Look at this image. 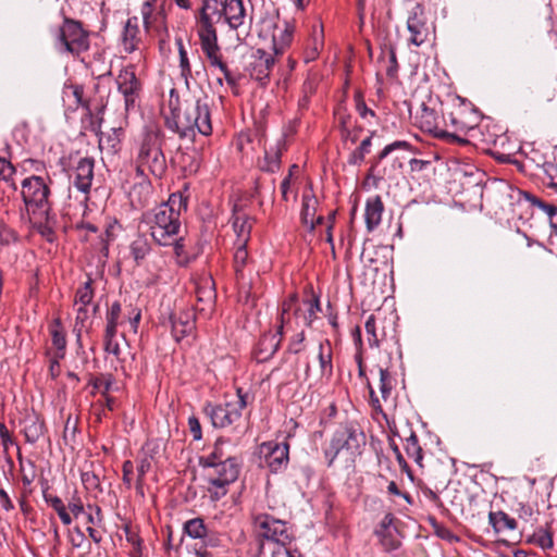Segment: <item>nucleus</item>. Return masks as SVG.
Returning <instances> with one entry per match:
<instances>
[{"mask_svg":"<svg viewBox=\"0 0 557 557\" xmlns=\"http://www.w3.org/2000/svg\"><path fill=\"white\" fill-rule=\"evenodd\" d=\"M248 20L244 0H201L195 15L196 33L199 42L219 44L215 24H225L230 30L236 32L237 39L243 41L242 33L247 36Z\"/></svg>","mask_w":557,"mask_h":557,"instance_id":"nucleus-1","label":"nucleus"},{"mask_svg":"<svg viewBox=\"0 0 557 557\" xmlns=\"http://www.w3.org/2000/svg\"><path fill=\"white\" fill-rule=\"evenodd\" d=\"M367 440L363 431L354 423L339 425L323 448L327 467L349 469L361 456Z\"/></svg>","mask_w":557,"mask_h":557,"instance_id":"nucleus-2","label":"nucleus"},{"mask_svg":"<svg viewBox=\"0 0 557 557\" xmlns=\"http://www.w3.org/2000/svg\"><path fill=\"white\" fill-rule=\"evenodd\" d=\"M186 201L181 195L173 194L169 200L144 214L150 235L160 246H171L181 230V209Z\"/></svg>","mask_w":557,"mask_h":557,"instance_id":"nucleus-3","label":"nucleus"},{"mask_svg":"<svg viewBox=\"0 0 557 557\" xmlns=\"http://www.w3.org/2000/svg\"><path fill=\"white\" fill-rule=\"evenodd\" d=\"M137 176H146L149 172L156 177H162L166 171V161L161 148V141L156 132L144 133L134 159Z\"/></svg>","mask_w":557,"mask_h":557,"instance_id":"nucleus-4","label":"nucleus"},{"mask_svg":"<svg viewBox=\"0 0 557 557\" xmlns=\"http://www.w3.org/2000/svg\"><path fill=\"white\" fill-rule=\"evenodd\" d=\"M166 123L181 137L194 136L196 131L203 136H209L212 133L209 106L200 100L188 104L183 113L175 116L173 122L168 120Z\"/></svg>","mask_w":557,"mask_h":557,"instance_id":"nucleus-5","label":"nucleus"},{"mask_svg":"<svg viewBox=\"0 0 557 557\" xmlns=\"http://www.w3.org/2000/svg\"><path fill=\"white\" fill-rule=\"evenodd\" d=\"M249 395L243 388H237L236 395L223 404L208 403L203 411L214 428H233L237 430L242 424L243 410L246 408Z\"/></svg>","mask_w":557,"mask_h":557,"instance_id":"nucleus-6","label":"nucleus"},{"mask_svg":"<svg viewBox=\"0 0 557 557\" xmlns=\"http://www.w3.org/2000/svg\"><path fill=\"white\" fill-rule=\"evenodd\" d=\"M22 198L28 216L42 220L50 214V188L45 178L37 175L26 177L21 186Z\"/></svg>","mask_w":557,"mask_h":557,"instance_id":"nucleus-7","label":"nucleus"},{"mask_svg":"<svg viewBox=\"0 0 557 557\" xmlns=\"http://www.w3.org/2000/svg\"><path fill=\"white\" fill-rule=\"evenodd\" d=\"M209 483L208 491L211 497L219 499L226 494V486L233 483L239 474L240 465L234 458H227L203 468Z\"/></svg>","mask_w":557,"mask_h":557,"instance_id":"nucleus-8","label":"nucleus"},{"mask_svg":"<svg viewBox=\"0 0 557 557\" xmlns=\"http://www.w3.org/2000/svg\"><path fill=\"white\" fill-rule=\"evenodd\" d=\"M255 525L263 537L274 544V547H289L294 545V537L285 521L268 513H261L256 516Z\"/></svg>","mask_w":557,"mask_h":557,"instance_id":"nucleus-9","label":"nucleus"},{"mask_svg":"<svg viewBox=\"0 0 557 557\" xmlns=\"http://www.w3.org/2000/svg\"><path fill=\"white\" fill-rule=\"evenodd\" d=\"M58 40L64 51L76 55L89 48L88 33L83 29L79 22L71 18L64 20Z\"/></svg>","mask_w":557,"mask_h":557,"instance_id":"nucleus-10","label":"nucleus"},{"mask_svg":"<svg viewBox=\"0 0 557 557\" xmlns=\"http://www.w3.org/2000/svg\"><path fill=\"white\" fill-rule=\"evenodd\" d=\"M407 30L409 33V46L420 47L429 40L432 30L426 22L424 10L420 4H416L409 13Z\"/></svg>","mask_w":557,"mask_h":557,"instance_id":"nucleus-11","label":"nucleus"},{"mask_svg":"<svg viewBox=\"0 0 557 557\" xmlns=\"http://www.w3.org/2000/svg\"><path fill=\"white\" fill-rule=\"evenodd\" d=\"M260 454L271 472L277 473L286 469L289 461V446L287 443L267 442L260 447Z\"/></svg>","mask_w":557,"mask_h":557,"instance_id":"nucleus-12","label":"nucleus"},{"mask_svg":"<svg viewBox=\"0 0 557 557\" xmlns=\"http://www.w3.org/2000/svg\"><path fill=\"white\" fill-rule=\"evenodd\" d=\"M117 90L123 95L125 109L134 108L141 90V84L135 74L134 66H126L116 77Z\"/></svg>","mask_w":557,"mask_h":557,"instance_id":"nucleus-13","label":"nucleus"},{"mask_svg":"<svg viewBox=\"0 0 557 557\" xmlns=\"http://www.w3.org/2000/svg\"><path fill=\"white\" fill-rule=\"evenodd\" d=\"M414 120L421 131L429 133L436 138H447L450 140L458 139L456 134L449 133L440 126L441 117L437 112L434 109L426 107L424 103H422L420 110L417 112Z\"/></svg>","mask_w":557,"mask_h":557,"instance_id":"nucleus-14","label":"nucleus"},{"mask_svg":"<svg viewBox=\"0 0 557 557\" xmlns=\"http://www.w3.org/2000/svg\"><path fill=\"white\" fill-rule=\"evenodd\" d=\"M199 45L210 66L218 69L223 74L227 85H230L231 87H235L238 83V79L230 71L227 64L223 61L220 45L215 42H199Z\"/></svg>","mask_w":557,"mask_h":557,"instance_id":"nucleus-15","label":"nucleus"},{"mask_svg":"<svg viewBox=\"0 0 557 557\" xmlns=\"http://www.w3.org/2000/svg\"><path fill=\"white\" fill-rule=\"evenodd\" d=\"M282 337L283 334L277 330L264 333L255 348L256 360L258 362H265L272 358L281 345Z\"/></svg>","mask_w":557,"mask_h":557,"instance_id":"nucleus-16","label":"nucleus"},{"mask_svg":"<svg viewBox=\"0 0 557 557\" xmlns=\"http://www.w3.org/2000/svg\"><path fill=\"white\" fill-rule=\"evenodd\" d=\"M94 168L95 161L92 158H82L74 169L73 184L84 194H88L91 188Z\"/></svg>","mask_w":557,"mask_h":557,"instance_id":"nucleus-17","label":"nucleus"},{"mask_svg":"<svg viewBox=\"0 0 557 557\" xmlns=\"http://www.w3.org/2000/svg\"><path fill=\"white\" fill-rule=\"evenodd\" d=\"M232 225L236 234V240L234 245H247L250 240L253 219L244 211L237 210L236 207H234Z\"/></svg>","mask_w":557,"mask_h":557,"instance_id":"nucleus-18","label":"nucleus"},{"mask_svg":"<svg viewBox=\"0 0 557 557\" xmlns=\"http://www.w3.org/2000/svg\"><path fill=\"white\" fill-rule=\"evenodd\" d=\"M140 42L139 18L137 16H132L126 21L122 32L121 45L123 51L132 53L139 48Z\"/></svg>","mask_w":557,"mask_h":557,"instance_id":"nucleus-19","label":"nucleus"},{"mask_svg":"<svg viewBox=\"0 0 557 557\" xmlns=\"http://www.w3.org/2000/svg\"><path fill=\"white\" fill-rule=\"evenodd\" d=\"M319 375L321 382H329L333 376V348L330 341L319 343L318 348Z\"/></svg>","mask_w":557,"mask_h":557,"instance_id":"nucleus-20","label":"nucleus"},{"mask_svg":"<svg viewBox=\"0 0 557 557\" xmlns=\"http://www.w3.org/2000/svg\"><path fill=\"white\" fill-rule=\"evenodd\" d=\"M286 149V141L284 138H280L274 145L265 148L264 157L259 161V168L265 172H275L280 169L281 157L283 151Z\"/></svg>","mask_w":557,"mask_h":557,"instance_id":"nucleus-21","label":"nucleus"},{"mask_svg":"<svg viewBox=\"0 0 557 557\" xmlns=\"http://www.w3.org/2000/svg\"><path fill=\"white\" fill-rule=\"evenodd\" d=\"M20 424L27 443L34 444L44 435L45 423L35 412L26 413Z\"/></svg>","mask_w":557,"mask_h":557,"instance_id":"nucleus-22","label":"nucleus"},{"mask_svg":"<svg viewBox=\"0 0 557 557\" xmlns=\"http://www.w3.org/2000/svg\"><path fill=\"white\" fill-rule=\"evenodd\" d=\"M384 205L381 196L369 197L366 201L364 221L368 232L374 231L382 221Z\"/></svg>","mask_w":557,"mask_h":557,"instance_id":"nucleus-23","label":"nucleus"},{"mask_svg":"<svg viewBox=\"0 0 557 557\" xmlns=\"http://www.w3.org/2000/svg\"><path fill=\"white\" fill-rule=\"evenodd\" d=\"M172 335L176 342L182 341L195 330V315L190 311H184L171 318Z\"/></svg>","mask_w":557,"mask_h":557,"instance_id":"nucleus-24","label":"nucleus"},{"mask_svg":"<svg viewBox=\"0 0 557 557\" xmlns=\"http://www.w3.org/2000/svg\"><path fill=\"white\" fill-rule=\"evenodd\" d=\"M318 206V199L312 194V190H306L302 195V205H301V221L306 226H309L310 230L314 228L315 222H320L322 220L321 216L315 218V211Z\"/></svg>","mask_w":557,"mask_h":557,"instance_id":"nucleus-25","label":"nucleus"},{"mask_svg":"<svg viewBox=\"0 0 557 557\" xmlns=\"http://www.w3.org/2000/svg\"><path fill=\"white\" fill-rule=\"evenodd\" d=\"M488 522L497 534H509L518 528L517 521L505 511H491Z\"/></svg>","mask_w":557,"mask_h":557,"instance_id":"nucleus-26","label":"nucleus"},{"mask_svg":"<svg viewBox=\"0 0 557 557\" xmlns=\"http://www.w3.org/2000/svg\"><path fill=\"white\" fill-rule=\"evenodd\" d=\"M104 350L108 356L111 357V363L114 364V369L122 371L123 374H128L131 364L127 362V358L123 354V349L120 346L117 339L104 341Z\"/></svg>","mask_w":557,"mask_h":557,"instance_id":"nucleus-27","label":"nucleus"},{"mask_svg":"<svg viewBox=\"0 0 557 557\" xmlns=\"http://www.w3.org/2000/svg\"><path fill=\"white\" fill-rule=\"evenodd\" d=\"M49 333L52 346L55 348L54 354H58V358H64L67 342L66 332L60 318L53 319L49 324Z\"/></svg>","mask_w":557,"mask_h":557,"instance_id":"nucleus-28","label":"nucleus"},{"mask_svg":"<svg viewBox=\"0 0 557 557\" xmlns=\"http://www.w3.org/2000/svg\"><path fill=\"white\" fill-rule=\"evenodd\" d=\"M295 302H297L296 295H290L282 302L281 312L276 324V330L281 331L282 334H284L285 329H297L295 325V318L293 315Z\"/></svg>","mask_w":557,"mask_h":557,"instance_id":"nucleus-29","label":"nucleus"},{"mask_svg":"<svg viewBox=\"0 0 557 557\" xmlns=\"http://www.w3.org/2000/svg\"><path fill=\"white\" fill-rule=\"evenodd\" d=\"M324 46V33L322 26H314L312 29V35L308 47L305 50L304 59L305 62L314 61L320 52L322 51Z\"/></svg>","mask_w":557,"mask_h":557,"instance_id":"nucleus-30","label":"nucleus"},{"mask_svg":"<svg viewBox=\"0 0 557 557\" xmlns=\"http://www.w3.org/2000/svg\"><path fill=\"white\" fill-rule=\"evenodd\" d=\"M175 45L178 51V67L181 77L185 81V84L188 87L189 81L194 78L188 51L182 37L175 38Z\"/></svg>","mask_w":557,"mask_h":557,"instance_id":"nucleus-31","label":"nucleus"},{"mask_svg":"<svg viewBox=\"0 0 557 557\" xmlns=\"http://www.w3.org/2000/svg\"><path fill=\"white\" fill-rule=\"evenodd\" d=\"M293 28L288 23L284 24L283 28L276 27L272 36L273 50L275 54H282L285 49L292 44Z\"/></svg>","mask_w":557,"mask_h":557,"instance_id":"nucleus-32","label":"nucleus"},{"mask_svg":"<svg viewBox=\"0 0 557 557\" xmlns=\"http://www.w3.org/2000/svg\"><path fill=\"white\" fill-rule=\"evenodd\" d=\"M225 445L226 441L219 438L215 442L211 453L208 456L200 458V465L205 468L215 462L224 461L227 458H234L231 453L225 450Z\"/></svg>","mask_w":557,"mask_h":557,"instance_id":"nucleus-33","label":"nucleus"},{"mask_svg":"<svg viewBox=\"0 0 557 557\" xmlns=\"http://www.w3.org/2000/svg\"><path fill=\"white\" fill-rule=\"evenodd\" d=\"M379 318L376 314H371L364 323L368 343L371 347L377 348L380 343L385 338L384 329H379L376 325Z\"/></svg>","mask_w":557,"mask_h":557,"instance_id":"nucleus-34","label":"nucleus"},{"mask_svg":"<svg viewBox=\"0 0 557 557\" xmlns=\"http://www.w3.org/2000/svg\"><path fill=\"white\" fill-rule=\"evenodd\" d=\"M528 200L531 202L533 208L539 209L549 219L552 227L555 228L557 234V206L545 202L535 196L527 195Z\"/></svg>","mask_w":557,"mask_h":557,"instance_id":"nucleus-35","label":"nucleus"},{"mask_svg":"<svg viewBox=\"0 0 557 557\" xmlns=\"http://www.w3.org/2000/svg\"><path fill=\"white\" fill-rule=\"evenodd\" d=\"M184 532L191 539L205 541L208 528L201 518H194L184 523Z\"/></svg>","mask_w":557,"mask_h":557,"instance_id":"nucleus-36","label":"nucleus"},{"mask_svg":"<svg viewBox=\"0 0 557 557\" xmlns=\"http://www.w3.org/2000/svg\"><path fill=\"white\" fill-rule=\"evenodd\" d=\"M151 466H152V458L150 456L145 455V456L138 458V460H137V467H136L137 478H136L135 487H136V492L140 496H144L145 475L150 471Z\"/></svg>","mask_w":557,"mask_h":557,"instance_id":"nucleus-37","label":"nucleus"},{"mask_svg":"<svg viewBox=\"0 0 557 557\" xmlns=\"http://www.w3.org/2000/svg\"><path fill=\"white\" fill-rule=\"evenodd\" d=\"M129 249L135 262L140 264L150 252L151 246L145 236L139 235L132 242Z\"/></svg>","mask_w":557,"mask_h":557,"instance_id":"nucleus-38","label":"nucleus"},{"mask_svg":"<svg viewBox=\"0 0 557 557\" xmlns=\"http://www.w3.org/2000/svg\"><path fill=\"white\" fill-rule=\"evenodd\" d=\"M157 4L158 0H144L143 2L140 13L146 29H149L161 15V12L158 10Z\"/></svg>","mask_w":557,"mask_h":557,"instance_id":"nucleus-39","label":"nucleus"},{"mask_svg":"<svg viewBox=\"0 0 557 557\" xmlns=\"http://www.w3.org/2000/svg\"><path fill=\"white\" fill-rule=\"evenodd\" d=\"M529 542L541 547L543 550L554 549L553 534L544 528L536 529L529 537Z\"/></svg>","mask_w":557,"mask_h":557,"instance_id":"nucleus-40","label":"nucleus"},{"mask_svg":"<svg viewBox=\"0 0 557 557\" xmlns=\"http://www.w3.org/2000/svg\"><path fill=\"white\" fill-rule=\"evenodd\" d=\"M302 314V324L305 326H310L313 320L317 317V313L321 310L320 301L317 297L306 299L301 302Z\"/></svg>","mask_w":557,"mask_h":557,"instance_id":"nucleus-41","label":"nucleus"},{"mask_svg":"<svg viewBox=\"0 0 557 557\" xmlns=\"http://www.w3.org/2000/svg\"><path fill=\"white\" fill-rule=\"evenodd\" d=\"M248 262L247 245H235L234 269L237 278H244V268Z\"/></svg>","mask_w":557,"mask_h":557,"instance_id":"nucleus-42","label":"nucleus"},{"mask_svg":"<svg viewBox=\"0 0 557 557\" xmlns=\"http://www.w3.org/2000/svg\"><path fill=\"white\" fill-rule=\"evenodd\" d=\"M64 99H71L73 98L71 106L77 108L79 106L82 107H88V103L84 100V89L79 85H70L65 86L63 90Z\"/></svg>","mask_w":557,"mask_h":557,"instance_id":"nucleus-43","label":"nucleus"},{"mask_svg":"<svg viewBox=\"0 0 557 557\" xmlns=\"http://www.w3.org/2000/svg\"><path fill=\"white\" fill-rule=\"evenodd\" d=\"M405 450L409 458L413 459L414 462L421 465L423 459L422 449L419 445V441L416 434H411L406 438Z\"/></svg>","mask_w":557,"mask_h":557,"instance_id":"nucleus-44","label":"nucleus"},{"mask_svg":"<svg viewBox=\"0 0 557 557\" xmlns=\"http://www.w3.org/2000/svg\"><path fill=\"white\" fill-rule=\"evenodd\" d=\"M94 299V290L91 287V280H88L76 290L75 306L88 307Z\"/></svg>","mask_w":557,"mask_h":557,"instance_id":"nucleus-45","label":"nucleus"},{"mask_svg":"<svg viewBox=\"0 0 557 557\" xmlns=\"http://www.w3.org/2000/svg\"><path fill=\"white\" fill-rule=\"evenodd\" d=\"M29 221L34 224V226L37 228L39 234L49 243H52L54 240V231L52 226L50 225V218L49 215L47 218H44L42 220L34 219L33 216H28Z\"/></svg>","mask_w":557,"mask_h":557,"instance_id":"nucleus-46","label":"nucleus"},{"mask_svg":"<svg viewBox=\"0 0 557 557\" xmlns=\"http://www.w3.org/2000/svg\"><path fill=\"white\" fill-rule=\"evenodd\" d=\"M376 534L380 537V544L385 552L396 550L400 546V543L389 529L384 528L383 530L377 531Z\"/></svg>","mask_w":557,"mask_h":557,"instance_id":"nucleus-47","label":"nucleus"},{"mask_svg":"<svg viewBox=\"0 0 557 557\" xmlns=\"http://www.w3.org/2000/svg\"><path fill=\"white\" fill-rule=\"evenodd\" d=\"M370 147H371V136L364 138L360 143L359 147L350 153L348 163L352 164V165L360 164L364 160L366 154L369 153Z\"/></svg>","mask_w":557,"mask_h":557,"instance_id":"nucleus-48","label":"nucleus"},{"mask_svg":"<svg viewBox=\"0 0 557 557\" xmlns=\"http://www.w3.org/2000/svg\"><path fill=\"white\" fill-rule=\"evenodd\" d=\"M380 392L383 400H387L393 389V376L387 369L380 368Z\"/></svg>","mask_w":557,"mask_h":557,"instance_id":"nucleus-49","label":"nucleus"},{"mask_svg":"<svg viewBox=\"0 0 557 557\" xmlns=\"http://www.w3.org/2000/svg\"><path fill=\"white\" fill-rule=\"evenodd\" d=\"M76 307V317H75V327L74 330L77 332V337L79 338L83 329L86 326V322L90 318V312L88 307L75 306Z\"/></svg>","mask_w":557,"mask_h":557,"instance_id":"nucleus-50","label":"nucleus"},{"mask_svg":"<svg viewBox=\"0 0 557 557\" xmlns=\"http://www.w3.org/2000/svg\"><path fill=\"white\" fill-rule=\"evenodd\" d=\"M174 246V252L176 256V262L180 265H186L189 263L190 258L185 251V244L183 237H180L178 235L175 238V242L172 244Z\"/></svg>","mask_w":557,"mask_h":557,"instance_id":"nucleus-51","label":"nucleus"},{"mask_svg":"<svg viewBox=\"0 0 557 557\" xmlns=\"http://www.w3.org/2000/svg\"><path fill=\"white\" fill-rule=\"evenodd\" d=\"M448 120L455 132L467 134L470 129L473 128V125H470L461 120L459 112L449 113Z\"/></svg>","mask_w":557,"mask_h":557,"instance_id":"nucleus-52","label":"nucleus"},{"mask_svg":"<svg viewBox=\"0 0 557 557\" xmlns=\"http://www.w3.org/2000/svg\"><path fill=\"white\" fill-rule=\"evenodd\" d=\"M411 145L406 140H396L389 145H386L383 150L379 154V160H383L386 158L391 152L395 150H410Z\"/></svg>","mask_w":557,"mask_h":557,"instance_id":"nucleus-53","label":"nucleus"},{"mask_svg":"<svg viewBox=\"0 0 557 557\" xmlns=\"http://www.w3.org/2000/svg\"><path fill=\"white\" fill-rule=\"evenodd\" d=\"M82 483L87 491H97L100 486L99 476L92 471H84L82 473Z\"/></svg>","mask_w":557,"mask_h":557,"instance_id":"nucleus-54","label":"nucleus"},{"mask_svg":"<svg viewBox=\"0 0 557 557\" xmlns=\"http://www.w3.org/2000/svg\"><path fill=\"white\" fill-rule=\"evenodd\" d=\"M17 233L10 226L0 223V243L3 245H10L17 240Z\"/></svg>","mask_w":557,"mask_h":557,"instance_id":"nucleus-55","label":"nucleus"},{"mask_svg":"<svg viewBox=\"0 0 557 557\" xmlns=\"http://www.w3.org/2000/svg\"><path fill=\"white\" fill-rule=\"evenodd\" d=\"M258 60L255 59V61L250 65V76L251 78L258 81L260 84H265L267 79L269 78L270 72L268 70H263L262 67H259Z\"/></svg>","mask_w":557,"mask_h":557,"instance_id":"nucleus-56","label":"nucleus"},{"mask_svg":"<svg viewBox=\"0 0 557 557\" xmlns=\"http://www.w3.org/2000/svg\"><path fill=\"white\" fill-rule=\"evenodd\" d=\"M14 174L15 169L12 163L0 158V178L7 183H11Z\"/></svg>","mask_w":557,"mask_h":557,"instance_id":"nucleus-57","label":"nucleus"},{"mask_svg":"<svg viewBox=\"0 0 557 557\" xmlns=\"http://www.w3.org/2000/svg\"><path fill=\"white\" fill-rule=\"evenodd\" d=\"M256 60L259 62V67H262L263 70H268L271 72L274 65V58L265 52L264 50L258 49L257 50V57Z\"/></svg>","mask_w":557,"mask_h":557,"instance_id":"nucleus-58","label":"nucleus"},{"mask_svg":"<svg viewBox=\"0 0 557 557\" xmlns=\"http://www.w3.org/2000/svg\"><path fill=\"white\" fill-rule=\"evenodd\" d=\"M272 557H301V554L294 545L289 547L278 546L272 548Z\"/></svg>","mask_w":557,"mask_h":557,"instance_id":"nucleus-59","label":"nucleus"},{"mask_svg":"<svg viewBox=\"0 0 557 557\" xmlns=\"http://www.w3.org/2000/svg\"><path fill=\"white\" fill-rule=\"evenodd\" d=\"M305 332L301 330L289 342L287 350L292 354H299L304 349Z\"/></svg>","mask_w":557,"mask_h":557,"instance_id":"nucleus-60","label":"nucleus"},{"mask_svg":"<svg viewBox=\"0 0 557 557\" xmlns=\"http://www.w3.org/2000/svg\"><path fill=\"white\" fill-rule=\"evenodd\" d=\"M135 466L132 460H125L122 466L123 472V483L127 488L133 486V475H134Z\"/></svg>","mask_w":557,"mask_h":557,"instance_id":"nucleus-61","label":"nucleus"},{"mask_svg":"<svg viewBox=\"0 0 557 557\" xmlns=\"http://www.w3.org/2000/svg\"><path fill=\"white\" fill-rule=\"evenodd\" d=\"M121 311V304L117 301L113 302L107 313L106 321L119 325Z\"/></svg>","mask_w":557,"mask_h":557,"instance_id":"nucleus-62","label":"nucleus"},{"mask_svg":"<svg viewBox=\"0 0 557 557\" xmlns=\"http://www.w3.org/2000/svg\"><path fill=\"white\" fill-rule=\"evenodd\" d=\"M0 440L5 451L9 450L10 446L15 445V442L4 423H0Z\"/></svg>","mask_w":557,"mask_h":557,"instance_id":"nucleus-63","label":"nucleus"},{"mask_svg":"<svg viewBox=\"0 0 557 557\" xmlns=\"http://www.w3.org/2000/svg\"><path fill=\"white\" fill-rule=\"evenodd\" d=\"M124 532L126 541L131 543L134 547H136V549L139 552L141 544V539L139 534L128 525L124 528Z\"/></svg>","mask_w":557,"mask_h":557,"instance_id":"nucleus-64","label":"nucleus"}]
</instances>
